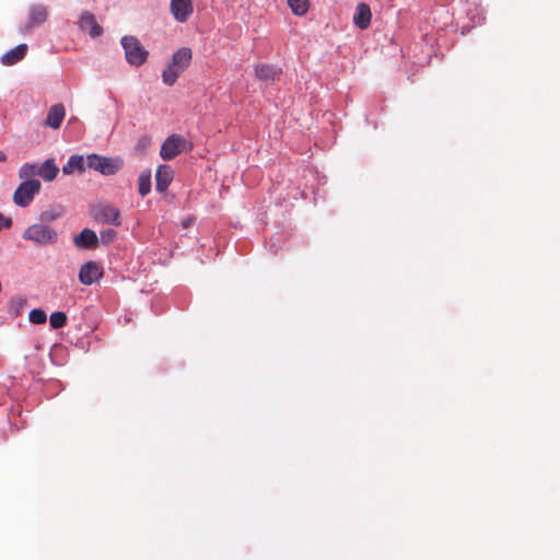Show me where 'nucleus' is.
I'll return each instance as SVG.
<instances>
[{
  "label": "nucleus",
  "instance_id": "obj_1",
  "mask_svg": "<svg viewBox=\"0 0 560 560\" xmlns=\"http://www.w3.org/2000/svg\"><path fill=\"white\" fill-rule=\"evenodd\" d=\"M22 237L36 245H51L58 241V232L49 225L34 223L23 232Z\"/></svg>",
  "mask_w": 560,
  "mask_h": 560
},
{
  "label": "nucleus",
  "instance_id": "obj_2",
  "mask_svg": "<svg viewBox=\"0 0 560 560\" xmlns=\"http://www.w3.org/2000/svg\"><path fill=\"white\" fill-rule=\"evenodd\" d=\"M121 46L129 65L140 67L147 61L149 52L137 37L130 35L124 36L121 38Z\"/></svg>",
  "mask_w": 560,
  "mask_h": 560
},
{
  "label": "nucleus",
  "instance_id": "obj_3",
  "mask_svg": "<svg viewBox=\"0 0 560 560\" xmlns=\"http://www.w3.org/2000/svg\"><path fill=\"white\" fill-rule=\"evenodd\" d=\"M40 182L37 179L23 180L13 194L14 203L19 207H27L40 191Z\"/></svg>",
  "mask_w": 560,
  "mask_h": 560
},
{
  "label": "nucleus",
  "instance_id": "obj_4",
  "mask_svg": "<svg viewBox=\"0 0 560 560\" xmlns=\"http://www.w3.org/2000/svg\"><path fill=\"white\" fill-rule=\"evenodd\" d=\"M186 139L179 135H172L162 143L160 155L163 160L170 161L186 150H190Z\"/></svg>",
  "mask_w": 560,
  "mask_h": 560
},
{
  "label": "nucleus",
  "instance_id": "obj_5",
  "mask_svg": "<svg viewBox=\"0 0 560 560\" xmlns=\"http://www.w3.org/2000/svg\"><path fill=\"white\" fill-rule=\"evenodd\" d=\"M95 221L114 226L121 225L120 210L110 203H100L92 209Z\"/></svg>",
  "mask_w": 560,
  "mask_h": 560
},
{
  "label": "nucleus",
  "instance_id": "obj_6",
  "mask_svg": "<svg viewBox=\"0 0 560 560\" xmlns=\"http://www.w3.org/2000/svg\"><path fill=\"white\" fill-rule=\"evenodd\" d=\"M120 166L121 162L119 160L97 154H90L86 156V167L95 170L103 175H113L118 172Z\"/></svg>",
  "mask_w": 560,
  "mask_h": 560
},
{
  "label": "nucleus",
  "instance_id": "obj_7",
  "mask_svg": "<svg viewBox=\"0 0 560 560\" xmlns=\"http://www.w3.org/2000/svg\"><path fill=\"white\" fill-rule=\"evenodd\" d=\"M48 18V9L43 4H35L30 8L27 22L21 27L22 34H28L34 27L44 24Z\"/></svg>",
  "mask_w": 560,
  "mask_h": 560
},
{
  "label": "nucleus",
  "instance_id": "obj_8",
  "mask_svg": "<svg viewBox=\"0 0 560 560\" xmlns=\"http://www.w3.org/2000/svg\"><path fill=\"white\" fill-rule=\"evenodd\" d=\"M103 277V268L96 261L83 264L79 271V280L82 284L91 285Z\"/></svg>",
  "mask_w": 560,
  "mask_h": 560
},
{
  "label": "nucleus",
  "instance_id": "obj_9",
  "mask_svg": "<svg viewBox=\"0 0 560 560\" xmlns=\"http://www.w3.org/2000/svg\"><path fill=\"white\" fill-rule=\"evenodd\" d=\"M192 11L191 0H171V12L177 22H186Z\"/></svg>",
  "mask_w": 560,
  "mask_h": 560
},
{
  "label": "nucleus",
  "instance_id": "obj_10",
  "mask_svg": "<svg viewBox=\"0 0 560 560\" xmlns=\"http://www.w3.org/2000/svg\"><path fill=\"white\" fill-rule=\"evenodd\" d=\"M73 243L78 248L94 249L98 245V237L93 230L85 228L74 236Z\"/></svg>",
  "mask_w": 560,
  "mask_h": 560
},
{
  "label": "nucleus",
  "instance_id": "obj_11",
  "mask_svg": "<svg viewBox=\"0 0 560 560\" xmlns=\"http://www.w3.org/2000/svg\"><path fill=\"white\" fill-rule=\"evenodd\" d=\"M371 19L370 5L363 2L359 3L353 15V24L360 30H366L371 24Z\"/></svg>",
  "mask_w": 560,
  "mask_h": 560
},
{
  "label": "nucleus",
  "instance_id": "obj_12",
  "mask_svg": "<svg viewBox=\"0 0 560 560\" xmlns=\"http://www.w3.org/2000/svg\"><path fill=\"white\" fill-rule=\"evenodd\" d=\"M28 50L26 44H20L13 49L8 50L0 57V62L3 66H13L24 59Z\"/></svg>",
  "mask_w": 560,
  "mask_h": 560
},
{
  "label": "nucleus",
  "instance_id": "obj_13",
  "mask_svg": "<svg viewBox=\"0 0 560 560\" xmlns=\"http://www.w3.org/2000/svg\"><path fill=\"white\" fill-rule=\"evenodd\" d=\"M65 115H66V109H65L63 104H61V103L55 104L49 108L44 125L48 126L52 129H58L63 121Z\"/></svg>",
  "mask_w": 560,
  "mask_h": 560
},
{
  "label": "nucleus",
  "instance_id": "obj_14",
  "mask_svg": "<svg viewBox=\"0 0 560 560\" xmlns=\"http://www.w3.org/2000/svg\"><path fill=\"white\" fill-rule=\"evenodd\" d=\"M79 26L82 31H88L92 37H97L103 33V28L98 25L95 16L91 12H83Z\"/></svg>",
  "mask_w": 560,
  "mask_h": 560
},
{
  "label": "nucleus",
  "instance_id": "obj_15",
  "mask_svg": "<svg viewBox=\"0 0 560 560\" xmlns=\"http://www.w3.org/2000/svg\"><path fill=\"white\" fill-rule=\"evenodd\" d=\"M174 172L170 165H160L155 174L156 190L164 192L173 180Z\"/></svg>",
  "mask_w": 560,
  "mask_h": 560
},
{
  "label": "nucleus",
  "instance_id": "obj_16",
  "mask_svg": "<svg viewBox=\"0 0 560 560\" xmlns=\"http://www.w3.org/2000/svg\"><path fill=\"white\" fill-rule=\"evenodd\" d=\"M281 70L275 66L261 63L255 67V75L261 81L275 82L280 79Z\"/></svg>",
  "mask_w": 560,
  "mask_h": 560
},
{
  "label": "nucleus",
  "instance_id": "obj_17",
  "mask_svg": "<svg viewBox=\"0 0 560 560\" xmlns=\"http://www.w3.org/2000/svg\"><path fill=\"white\" fill-rule=\"evenodd\" d=\"M191 58H192L191 49L187 48V47H183V48L178 49L176 52H174V55L172 57V62L176 67H178L185 71V69H187L189 67Z\"/></svg>",
  "mask_w": 560,
  "mask_h": 560
},
{
  "label": "nucleus",
  "instance_id": "obj_18",
  "mask_svg": "<svg viewBox=\"0 0 560 560\" xmlns=\"http://www.w3.org/2000/svg\"><path fill=\"white\" fill-rule=\"evenodd\" d=\"M58 173L59 168L52 159L46 160L39 166V176L46 182L54 180L57 177Z\"/></svg>",
  "mask_w": 560,
  "mask_h": 560
},
{
  "label": "nucleus",
  "instance_id": "obj_19",
  "mask_svg": "<svg viewBox=\"0 0 560 560\" xmlns=\"http://www.w3.org/2000/svg\"><path fill=\"white\" fill-rule=\"evenodd\" d=\"M86 167V159L84 160L81 155H72L68 162L63 165L62 172L67 175L72 174L75 170L83 172Z\"/></svg>",
  "mask_w": 560,
  "mask_h": 560
},
{
  "label": "nucleus",
  "instance_id": "obj_20",
  "mask_svg": "<svg viewBox=\"0 0 560 560\" xmlns=\"http://www.w3.org/2000/svg\"><path fill=\"white\" fill-rule=\"evenodd\" d=\"M183 72V69L176 67L173 62H171L163 71L162 80L166 85L172 86Z\"/></svg>",
  "mask_w": 560,
  "mask_h": 560
},
{
  "label": "nucleus",
  "instance_id": "obj_21",
  "mask_svg": "<svg viewBox=\"0 0 560 560\" xmlns=\"http://www.w3.org/2000/svg\"><path fill=\"white\" fill-rule=\"evenodd\" d=\"M40 164L24 163L19 168V177L24 180L33 179L34 176H39Z\"/></svg>",
  "mask_w": 560,
  "mask_h": 560
},
{
  "label": "nucleus",
  "instance_id": "obj_22",
  "mask_svg": "<svg viewBox=\"0 0 560 560\" xmlns=\"http://www.w3.org/2000/svg\"><path fill=\"white\" fill-rule=\"evenodd\" d=\"M139 194L144 197L151 191V174L141 173L138 179Z\"/></svg>",
  "mask_w": 560,
  "mask_h": 560
},
{
  "label": "nucleus",
  "instance_id": "obj_23",
  "mask_svg": "<svg viewBox=\"0 0 560 560\" xmlns=\"http://www.w3.org/2000/svg\"><path fill=\"white\" fill-rule=\"evenodd\" d=\"M288 3L295 15H304L308 11V0H288Z\"/></svg>",
  "mask_w": 560,
  "mask_h": 560
},
{
  "label": "nucleus",
  "instance_id": "obj_24",
  "mask_svg": "<svg viewBox=\"0 0 560 560\" xmlns=\"http://www.w3.org/2000/svg\"><path fill=\"white\" fill-rule=\"evenodd\" d=\"M50 326L54 329H59L66 326L67 324V315L63 312H55L50 315L49 318Z\"/></svg>",
  "mask_w": 560,
  "mask_h": 560
},
{
  "label": "nucleus",
  "instance_id": "obj_25",
  "mask_svg": "<svg viewBox=\"0 0 560 560\" xmlns=\"http://www.w3.org/2000/svg\"><path fill=\"white\" fill-rule=\"evenodd\" d=\"M28 319L33 324H45L47 315L43 310L34 308L30 312Z\"/></svg>",
  "mask_w": 560,
  "mask_h": 560
},
{
  "label": "nucleus",
  "instance_id": "obj_26",
  "mask_svg": "<svg viewBox=\"0 0 560 560\" xmlns=\"http://www.w3.org/2000/svg\"><path fill=\"white\" fill-rule=\"evenodd\" d=\"M116 237H117V232L113 229H107L100 233V240H101L102 244H104V245L112 244Z\"/></svg>",
  "mask_w": 560,
  "mask_h": 560
},
{
  "label": "nucleus",
  "instance_id": "obj_27",
  "mask_svg": "<svg viewBox=\"0 0 560 560\" xmlns=\"http://www.w3.org/2000/svg\"><path fill=\"white\" fill-rule=\"evenodd\" d=\"M12 225V220L0 213V229H9Z\"/></svg>",
  "mask_w": 560,
  "mask_h": 560
},
{
  "label": "nucleus",
  "instance_id": "obj_28",
  "mask_svg": "<svg viewBox=\"0 0 560 560\" xmlns=\"http://www.w3.org/2000/svg\"><path fill=\"white\" fill-rule=\"evenodd\" d=\"M195 222V218L194 217H187L185 218L183 221H182V226L184 229H188L191 226V224Z\"/></svg>",
  "mask_w": 560,
  "mask_h": 560
},
{
  "label": "nucleus",
  "instance_id": "obj_29",
  "mask_svg": "<svg viewBox=\"0 0 560 560\" xmlns=\"http://www.w3.org/2000/svg\"><path fill=\"white\" fill-rule=\"evenodd\" d=\"M57 217H58V214H55V213H52V212H44V213L42 214V218H43L44 220H47V221H52V220H55Z\"/></svg>",
  "mask_w": 560,
  "mask_h": 560
},
{
  "label": "nucleus",
  "instance_id": "obj_30",
  "mask_svg": "<svg viewBox=\"0 0 560 560\" xmlns=\"http://www.w3.org/2000/svg\"><path fill=\"white\" fill-rule=\"evenodd\" d=\"M7 160V155L3 151H0V162H4Z\"/></svg>",
  "mask_w": 560,
  "mask_h": 560
}]
</instances>
